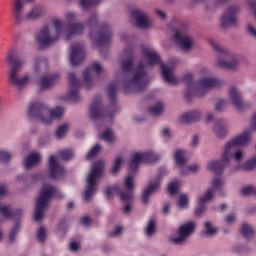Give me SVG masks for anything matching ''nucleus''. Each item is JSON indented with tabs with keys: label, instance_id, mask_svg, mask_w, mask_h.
I'll list each match as a JSON object with an SVG mask.
<instances>
[{
	"label": "nucleus",
	"instance_id": "1",
	"mask_svg": "<svg viewBox=\"0 0 256 256\" xmlns=\"http://www.w3.org/2000/svg\"><path fill=\"white\" fill-rule=\"evenodd\" d=\"M251 139V134L249 131L243 132L240 136L234 138L225 145L224 153L222 155V160L212 161L208 164L209 171L215 173L216 175H221L223 170L229 165V160L234 157L236 161H241L243 159V152L237 150L235 152V147H243L247 145V142Z\"/></svg>",
	"mask_w": 256,
	"mask_h": 256
},
{
	"label": "nucleus",
	"instance_id": "2",
	"mask_svg": "<svg viewBox=\"0 0 256 256\" xmlns=\"http://www.w3.org/2000/svg\"><path fill=\"white\" fill-rule=\"evenodd\" d=\"M20 55L21 54L19 53V50L12 48L8 51V54L6 56V62L8 63V65H10V83L18 89H23L24 87H27V85H29L31 77H29V75H25L22 78H19V72L21 71V69H23L25 63H27L25 58H20Z\"/></svg>",
	"mask_w": 256,
	"mask_h": 256
},
{
	"label": "nucleus",
	"instance_id": "3",
	"mask_svg": "<svg viewBox=\"0 0 256 256\" xmlns=\"http://www.w3.org/2000/svg\"><path fill=\"white\" fill-rule=\"evenodd\" d=\"M183 81L187 85V89L185 92V99L188 102H191V99H193L194 95L196 97H203L209 89H215L217 87H221V82L217 78H211L207 77L198 82L196 84L193 82V74H186L183 77Z\"/></svg>",
	"mask_w": 256,
	"mask_h": 256
},
{
	"label": "nucleus",
	"instance_id": "4",
	"mask_svg": "<svg viewBox=\"0 0 256 256\" xmlns=\"http://www.w3.org/2000/svg\"><path fill=\"white\" fill-rule=\"evenodd\" d=\"M27 115L29 119H38L44 125H51L53 119H61L65 115V108L57 106L49 109L43 103L35 102L30 105Z\"/></svg>",
	"mask_w": 256,
	"mask_h": 256
},
{
	"label": "nucleus",
	"instance_id": "5",
	"mask_svg": "<svg viewBox=\"0 0 256 256\" xmlns=\"http://www.w3.org/2000/svg\"><path fill=\"white\" fill-rule=\"evenodd\" d=\"M124 93L127 95L129 93H141L145 91L149 85V76L145 72V64L140 62L138 67L134 72V76L130 79H125L123 81Z\"/></svg>",
	"mask_w": 256,
	"mask_h": 256
},
{
	"label": "nucleus",
	"instance_id": "6",
	"mask_svg": "<svg viewBox=\"0 0 256 256\" xmlns=\"http://www.w3.org/2000/svg\"><path fill=\"white\" fill-rule=\"evenodd\" d=\"M141 51L148 65H160L162 77L166 83H169V85H177L179 83V80L173 76V70L161 62V56L155 50L142 46Z\"/></svg>",
	"mask_w": 256,
	"mask_h": 256
},
{
	"label": "nucleus",
	"instance_id": "7",
	"mask_svg": "<svg viewBox=\"0 0 256 256\" xmlns=\"http://www.w3.org/2000/svg\"><path fill=\"white\" fill-rule=\"evenodd\" d=\"M58 191L52 185L45 184L40 190L38 199L36 200V208L34 221H41L45 216V208L49 205V200L57 195Z\"/></svg>",
	"mask_w": 256,
	"mask_h": 256
},
{
	"label": "nucleus",
	"instance_id": "8",
	"mask_svg": "<svg viewBox=\"0 0 256 256\" xmlns=\"http://www.w3.org/2000/svg\"><path fill=\"white\" fill-rule=\"evenodd\" d=\"M53 23L56 29V36L49 35V26H44V28L36 36V41L40 46V49H45L46 47L53 45V43H57L63 34L65 24L59 19H54Z\"/></svg>",
	"mask_w": 256,
	"mask_h": 256
},
{
	"label": "nucleus",
	"instance_id": "9",
	"mask_svg": "<svg viewBox=\"0 0 256 256\" xmlns=\"http://www.w3.org/2000/svg\"><path fill=\"white\" fill-rule=\"evenodd\" d=\"M103 167V161H96L92 164L90 173L86 178L87 186L84 192L85 201L93 199V195H95L97 189V180L101 179V176L103 175Z\"/></svg>",
	"mask_w": 256,
	"mask_h": 256
},
{
	"label": "nucleus",
	"instance_id": "10",
	"mask_svg": "<svg viewBox=\"0 0 256 256\" xmlns=\"http://www.w3.org/2000/svg\"><path fill=\"white\" fill-rule=\"evenodd\" d=\"M210 45L218 53V67L221 69L233 70L237 69L239 62L237 61V56L233 55L229 50L219 47L215 40H210Z\"/></svg>",
	"mask_w": 256,
	"mask_h": 256
},
{
	"label": "nucleus",
	"instance_id": "11",
	"mask_svg": "<svg viewBox=\"0 0 256 256\" xmlns=\"http://www.w3.org/2000/svg\"><path fill=\"white\" fill-rule=\"evenodd\" d=\"M126 192H121L119 186L107 187L105 190V195L109 199L113 195H120L122 203H132L133 202V176H127L125 179Z\"/></svg>",
	"mask_w": 256,
	"mask_h": 256
},
{
	"label": "nucleus",
	"instance_id": "12",
	"mask_svg": "<svg viewBox=\"0 0 256 256\" xmlns=\"http://www.w3.org/2000/svg\"><path fill=\"white\" fill-rule=\"evenodd\" d=\"M159 155L153 152L135 153L130 160L129 169L130 171H139V165L141 163H156L159 161Z\"/></svg>",
	"mask_w": 256,
	"mask_h": 256
},
{
	"label": "nucleus",
	"instance_id": "13",
	"mask_svg": "<svg viewBox=\"0 0 256 256\" xmlns=\"http://www.w3.org/2000/svg\"><path fill=\"white\" fill-rule=\"evenodd\" d=\"M222 186L223 180H221V178H215L212 181V188L208 189L206 195L199 199L198 206L195 209L196 217H201V215H203V212L205 211V203H207V201H211V199H213L214 191L221 189Z\"/></svg>",
	"mask_w": 256,
	"mask_h": 256
},
{
	"label": "nucleus",
	"instance_id": "14",
	"mask_svg": "<svg viewBox=\"0 0 256 256\" xmlns=\"http://www.w3.org/2000/svg\"><path fill=\"white\" fill-rule=\"evenodd\" d=\"M237 15H239V6L237 4L229 6L221 17V26L235 27L239 23Z\"/></svg>",
	"mask_w": 256,
	"mask_h": 256
},
{
	"label": "nucleus",
	"instance_id": "15",
	"mask_svg": "<svg viewBox=\"0 0 256 256\" xmlns=\"http://www.w3.org/2000/svg\"><path fill=\"white\" fill-rule=\"evenodd\" d=\"M112 39L113 33L111 32V26L108 24H102L96 40V44L100 47V53H103V47H109V45H111Z\"/></svg>",
	"mask_w": 256,
	"mask_h": 256
},
{
	"label": "nucleus",
	"instance_id": "16",
	"mask_svg": "<svg viewBox=\"0 0 256 256\" xmlns=\"http://www.w3.org/2000/svg\"><path fill=\"white\" fill-rule=\"evenodd\" d=\"M164 175H167V168L162 167L159 169L157 181L154 183H149L147 188L143 191L142 203H144V205L149 203V197H151V193H155L157 189L161 187V177H164Z\"/></svg>",
	"mask_w": 256,
	"mask_h": 256
},
{
	"label": "nucleus",
	"instance_id": "17",
	"mask_svg": "<svg viewBox=\"0 0 256 256\" xmlns=\"http://www.w3.org/2000/svg\"><path fill=\"white\" fill-rule=\"evenodd\" d=\"M68 81L70 86L68 98L73 103H77V101L81 99V96L79 95V89H81V82L77 79V76L73 72L68 75Z\"/></svg>",
	"mask_w": 256,
	"mask_h": 256
},
{
	"label": "nucleus",
	"instance_id": "18",
	"mask_svg": "<svg viewBox=\"0 0 256 256\" xmlns=\"http://www.w3.org/2000/svg\"><path fill=\"white\" fill-rule=\"evenodd\" d=\"M195 231V224L193 222L186 223L179 227L178 237L172 238L174 245H182L187 241V237Z\"/></svg>",
	"mask_w": 256,
	"mask_h": 256
},
{
	"label": "nucleus",
	"instance_id": "19",
	"mask_svg": "<svg viewBox=\"0 0 256 256\" xmlns=\"http://www.w3.org/2000/svg\"><path fill=\"white\" fill-rule=\"evenodd\" d=\"M85 60V48L81 43H76L71 46L70 63L73 67L83 63Z\"/></svg>",
	"mask_w": 256,
	"mask_h": 256
},
{
	"label": "nucleus",
	"instance_id": "20",
	"mask_svg": "<svg viewBox=\"0 0 256 256\" xmlns=\"http://www.w3.org/2000/svg\"><path fill=\"white\" fill-rule=\"evenodd\" d=\"M104 117H113L111 113H105L101 107V97L97 96L90 106V118L91 119H103Z\"/></svg>",
	"mask_w": 256,
	"mask_h": 256
},
{
	"label": "nucleus",
	"instance_id": "21",
	"mask_svg": "<svg viewBox=\"0 0 256 256\" xmlns=\"http://www.w3.org/2000/svg\"><path fill=\"white\" fill-rule=\"evenodd\" d=\"M229 96L234 107L238 111H243V109H247V103L243 101V95L241 94V92H239V90L235 86H232L230 88Z\"/></svg>",
	"mask_w": 256,
	"mask_h": 256
},
{
	"label": "nucleus",
	"instance_id": "22",
	"mask_svg": "<svg viewBox=\"0 0 256 256\" xmlns=\"http://www.w3.org/2000/svg\"><path fill=\"white\" fill-rule=\"evenodd\" d=\"M25 11V0H14L13 4V15L14 23L16 25H21L25 21V16L23 15Z\"/></svg>",
	"mask_w": 256,
	"mask_h": 256
},
{
	"label": "nucleus",
	"instance_id": "23",
	"mask_svg": "<svg viewBox=\"0 0 256 256\" xmlns=\"http://www.w3.org/2000/svg\"><path fill=\"white\" fill-rule=\"evenodd\" d=\"M49 169L51 179H59V177H63V175H65V168L57 163L55 155H51L49 157Z\"/></svg>",
	"mask_w": 256,
	"mask_h": 256
},
{
	"label": "nucleus",
	"instance_id": "24",
	"mask_svg": "<svg viewBox=\"0 0 256 256\" xmlns=\"http://www.w3.org/2000/svg\"><path fill=\"white\" fill-rule=\"evenodd\" d=\"M124 55L127 58L121 61L122 73H129L133 71V61H135V55L133 54V47H128L124 50Z\"/></svg>",
	"mask_w": 256,
	"mask_h": 256
},
{
	"label": "nucleus",
	"instance_id": "25",
	"mask_svg": "<svg viewBox=\"0 0 256 256\" xmlns=\"http://www.w3.org/2000/svg\"><path fill=\"white\" fill-rule=\"evenodd\" d=\"M131 17L135 19L136 25L140 29H149V27H151V22H149V18H147V15H145V13H143L141 10L132 11Z\"/></svg>",
	"mask_w": 256,
	"mask_h": 256
},
{
	"label": "nucleus",
	"instance_id": "26",
	"mask_svg": "<svg viewBox=\"0 0 256 256\" xmlns=\"http://www.w3.org/2000/svg\"><path fill=\"white\" fill-rule=\"evenodd\" d=\"M174 41L183 49V51H189L193 47V39L187 35H183L179 32H176L173 36Z\"/></svg>",
	"mask_w": 256,
	"mask_h": 256
},
{
	"label": "nucleus",
	"instance_id": "27",
	"mask_svg": "<svg viewBox=\"0 0 256 256\" xmlns=\"http://www.w3.org/2000/svg\"><path fill=\"white\" fill-rule=\"evenodd\" d=\"M92 70L95 71V73L99 74L103 71V67L101 66V64L99 62H94L91 64L90 68H86L83 71V79L86 83L87 89H89L93 85V82L91 81V71Z\"/></svg>",
	"mask_w": 256,
	"mask_h": 256
},
{
	"label": "nucleus",
	"instance_id": "28",
	"mask_svg": "<svg viewBox=\"0 0 256 256\" xmlns=\"http://www.w3.org/2000/svg\"><path fill=\"white\" fill-rule=\"evenodd\" d=\"M0 215L4 219H19L23 215L22 210H12L8 205L0 204Z\"/></svg>",
	"mask_w": 256,
	"mask_h": 256
},
{
	"label": "nucleus",
	"instance_id": "29",
	"mask_svg": "<svg viewBox=\"0 0 256 256\" xmlns=\"http://www.w3.org/2000/svg\"><path fill=\"white\" fill-rule=\"evenodd\" d=\"M83 31H85V25L83 23L69 24L66 41H71V39H73V35H83Z\"/></svg>",
	"mask_w": 256,
	"mask_h": 256
},
{
	"label": "nucleus",
	"instance_id": "30",
	"mask_svg": "<svg viewBox=\"0 0 256 256\" xmlns=\"http://www.w3.org/2000/svg\"><path fill=\"white\" fill-rule=\"evenodd\" d=\"M59 81V74H52L49 76H44L40 79L39 85L41 89H49L52 85H55Z\"/></svg>",
	"mask_w": 256,
	"mask_h": 256
},
{
	"label": "nucleus",
	"instance_id": "31",
	"mask_svg": "<svg viewBox=\"0 0 256 256\" xmlns=\"http://www.w3.org/2000/svg\"><path fill=\"white\" fill-rule=\"evenodd\" d=\"M201 119V113L198 111L187 112L180 117V123H195Z\"/></svg>",
	"mask_w": 256,
	"mask_h": 256
},
{
	"label": "nucleus",
	"instance_id": "32",
	"mask_svg": "<svg viewBox=\"0 0 256 256\" xmlns=\"http://www.w3.org/2000/svg\"><path fill=\"white\" fill-rule=\"evenodd\" d=\"M41 161V154L39 153H31L29 154L25 161H24V167L25 169H31V167H35L37 163Z\"/></svg>",
	"mask_w": 256,
	"mask_h": 256
},
{
	"label": "nucleus",
	"instance_id": "33",
	"mask_svg": "<svg viewBox=\"0 0 256 256\" xmlns=\"http://www.w3.org/2000/svg\"><path fill=\"white\" fill-rule=\"evenodd\" d=\"M117 89H119V81H113L108 86V97L109 101L112 104H115L117 101Z\"/></svg>",
	"mask_w": 256,
	"mask_h": 256
},
{
	"label": "nucleus",
	"instance_id": "34",
	"mask_svg": "<svg viewBox=\"0 0 256 256\" xmlns=\"http://www.w3.org/2000/svg\"><path fill=\"white\" fill-rule=\"evenodd\" d=\"M48 65H49V62H48L47 58L42 57V56L35 58V60H34L35 73H39V71L41 69H47Z\"/></svg>",
	"mask_w": 256,
	"mask_h": 256
},
{
	"label": "nucleus",
	"instance_id": "35",
	"mask_svg": "<svg viewBox=\"0 0 256 256\" xmlns=\"http://www.w3.org/2000/svg\"><path fill=\"white\" fill-rule=\"evenodd\" d=\"M43 10L40 7L33 8L26 16H24L25 21H35L39 19V16L42 15Z\"/></svg>",
	"mask_w": 256,
	"mask_h": 256
},
{
	"label": "nucleus",
	"instance_id": "36",
	"mask_svg": "<svg viewBox=\"0 0 256 256\" xmlns=\"http://www.w3.org/2000/svg\"><path fill=\"white\" fill-rule=\"evenodd\" d=\"M185 155H187V152L184 150H177L174 154V159L176 162V165L183 166L185 163H187V159H185Z\"/></svg>",
	"mask_w": 256,
	"mask_h": 256
},
{
	"label": "nucleus",
	"instance_id": "37",
	"mask_svg": "<svg viewBox=\"0 0 256 256\" xmlns=\"http://www.w3.org/2000/svg\"><path fill=\"white\" fill-rule=\"evenodd\" d=\"M214 131L218 137H225L227 135V128L223 125V120L216 123Z\"/></svg>",
	"mask_w": 256,
	"mask_h": 256
},
{
	"label": "nucleus",
	"instance_id": "38",
	"mask_svg": "<svg viewBox=\"0 0 256 256\" xmlns=\"http://www.w3.org/2000/svg\"><path fill=\"white\" fill-rule=\"evenodd\" d=\"M254 233L255 232L253 231V228L251 226H249L248 224H242L241 234L243 235V237L245 239H251V237H253Z\"/></svg>",
	"mask_w": 256,
	"mask_h": 256
},
{
	"label": "nucleus",
	"instance_id": "39",
	"mask_svg": "<svg viewBox=\"0 0 256 256\" xmlns=\"http://www.w3.org/2000/svg\"><path fill=\"white\" fill-rule=\"evenodd\" d=\"M98 3H101V0H81L80 6L84 11H87V9H91V7H95V5H98Z\"/></svg>",
	"mask_w": 256,
	"mask_h": 256
},
{
	"label": "nucleus",
	"instance_id": "40",
	"mask_svg": "<svg viewBox=\"0 0 256 256\" xmlns=\"http://www.w3.org/2000/svg\"><path fill=\"white\" fill-rule=\"evenodd\" d=\"M101 138L103 141H106V143H113L115 141V134L111 129H107L102 133Z\"/></svg>",
	"mask_w": 256,
	"mask_h": 256
},
{
	"label": "nucleus",
	"instance_id": "41",
	"mask_svg": "<svg viewBox=\"0 0 256 256\" xmlns=\"http://www.w3.org/2000/svg\"><path fill=\"white\" fill-rule=\"evenodd\" d=\"M149 113L157 117L163 113V103L159 102L155 106L149 108Z\"/></svg>",
	"mask_w": 256,
	"mask_h": 256
},
{
	"label": "nucleus",
	"instance_id": "42",
	"mask_svg": "<svg viewBox=\"0 0 256 256\" xmlns=\"http://www.w3.org/2000/svg\"><path fill=\"white\" fill-rule=\"evenodd\" d=\"M69 130V124H62L56 130L57 139H63L65 137V133Z\"/></svg>",
	"mask_w": 256,
	"mask_h": 256
},
{
	"label": "nucleus",
	"instance_id": "43",
	"mask_svg": "<svg viewBox=\"0 0 256 256\" xmlns=\"http://www.w3.org/2000/svg\"><path fill=\"white\" fill-rule=\"evenodd\" d=\"M256 167V157L252 158L251 160L247 161L241 166L243 171H253Z\"/></svg>",
	"mask_w": 256,
	"mask_h": 256
},
{
	"label": "nucleus",
	"instance_id": "44",
	"mask_svg": "<svg viewBox=\"0 0 256 256\" xmlns=\"http://www.w3.org/2000/svg\"><path fill=\"white\" fill-rule=\"evenodd\" d=\"M20 229H21V223L17 222L9 234L10 243H13V241H15V237H17V233H19Z\"/></svg>",
	"mask_w": 256,
	"mask_h": 256
},
{
	"label": "nucleus",
	"instance_id": "45",
	"mask_svg": "<svg viewBox=\"0 0 256 256\" xmlns=\"http://www.w3.org/2000/svg\"><path fill=\"white\" fill-rule=\"evenodd\" d=\"M101 151V146L99 144H96L87 154L86 158L88 160L93 159L94 157H96V155L99 154V152Z\"/></svg>",
	"mask_w": 256,
	"mask_h": 256
},
{
	"label": "nucleus",
	"instance_id": "46",
	"mask_svg": "<svg viewBox=\"0 0 256 256\" xmlns=\"http://www.w3.org/2000/svg\"><path fill=\"white\" fill-rule=\"evenodd\" d=\"M123 164V158L118 157L114 161V166L111 169L112 175H116V173H119V169H121V165Z\"/></svg>",
	"mask_w": 256,
	"mask_h": 256
},
{
	"label": "nucleus",
	"instance_id": "47",
	"mask_svg": "<svg viewBox=\"0 0 256 256\" xmlns=\"http://www.w3.org/2000/svg\"><path fill=\"white\" fill-rule=\"evenodd\" d=\"M60 157L63 159V161H69V159H73V150H61L59 152Z\"/></svg>",
	"mask_w": 256,
	"mask_h": 256
},
{
	"label": "nucleus",
	"instance_id": "48",
	"mask_svg": "<svg viewBox=\"0 0 256 256\" xmlns=\"http://www.w3.org/2000/svg\"><path fill=\"white\" fill-rule=\"evenodd\" d=\"M47 238V230H45V227H40L37 232V240L40 243H45V239Z\"/></svg>",
	"mask_w": 256,
	"mask_h": 256
},
{
	"label": "nucleus",
	"instance_id": "49",
	"mask_svg": "<svg viewBox=\"0 0 256 256\" xmlns=\"http://www.w3.org/2000/svg\"><path fill=\"white\" fill-rule=\"evenodd\" d=\"M177 189H179V181L171 182L168 185V193L170 195H175L177 193Z\"/></svg>",
	"mask_w": 256,
	"mask_h": 256
},
{
	"label": "nucleus",
	"instance_id": "50",
	"mask_svg": "<svg viewBox=\"0 0 256 256\" xmlns=\"http://www.w3.org/2000/svg\"><path fill=\"white\" fill-rule=\"evenodd\" d=\"M155 233V221L152 219L149 221L147 227H146V235L148 237H151Z\"/></svg>",
	"mask_w": 256,
	"mask_h": 256
},
{
	"label": "nucleus",
	"instance_id": "51",
	"mask_svg": "<svg viewBox=\"0 0 256 256\" xmlns=\"http://www.w3.org/2000/svg\"><path fill=\"white\" fill-rule=\"evenodd\" d=\"M205 235H215L217 233V229L213 228L209 222L204 224Z\"/></svg>",
	"mask_w": 256,
	"mask_h": 256
},
{
	"label": "nucleus",
	"instance_id": "52",
	"mask_svg": "<svg viewBox=\"0 0 256 256\" xmlns=\"http://www.w3.org/2000/svg\"><path fill=\"white\" fill-rule=\"evenodd\" d=\"M88 24L90 25L91 29H95V27H99V21L97 14H93L89 20Z\"/></svg>",
	"mask_w": 256,
	"mask_h": 256
},
{
	"label": "nucleus",
	"instance_id": "53",
	"mask_svg": "<svg viewBox=\"0 0 256 256\" xmlns=\"http://www.w3.org/2000/svg\"><path fill=\"white\" fill-rule=\"evenodd\" d=\"M0 161L2 163H9L11 161V153L0 150Z\"/></svg>",
	"mask_w": 256,
	"mask_h": 256
},
{
	"label": "nucleus",
	"instance_id": "54",
	"mask_svg": "<svg viewBox=\"0 0 256 256\" xmlns=\"http://www.w3.org/2000/svg\"><path fill=\"white\" fill-rule=\"evenodd\" d=\"M189 203V199L187 198V195L183 194L178 199V207H181L184 209L187 207V204Z\"/></svg>",
	"mask_w": 256,
	"mask_h": 256
},
{
	"label": "nucleus",
	"instance_id": "55",
	"mask_svg": "<svg viewBox=\"0 0 256 256\" xmlns=\"http://www.w3.org/2000/svg\"><path fill=\"white\" fill-rule=\"evenodd\" d=\"M255 193V187L253 186H246L241 189V194L244 196L253 195Z\"/></svg>",
	"mask_w": 256,
	"mask_h": 256
},
{
	"label": "nucleus",
	"instance_id": "56",
	"mask_svg": "<svg viewBox=\"0 0 256 256\" xmlns=\"http://www.w3.org/2000/svg\"><path fill=\"white\" fill-rule=\"evenodd\" d=\"M226 104L227 102L225 100L218 101L215 106L216 111H222Z\"/></svg>",
	"mask_w": 256,
	"mask_h": 256
},
{
	"label": "nucleus",
	"instance_id": "57",
	"mask_svg": "<svg viewBox=\"0 0 256 256\" xmlns=\"http://www.w3.org/2000/svg\"><path fill=\"white\" fill-rule=\"evenodd\" d=\"M80 223L82 225H91V218L88 216H84V217L80 218Z\"/></svg>",
	"mask_w": 256,
	"mask_h": 256
},
{
	"label": "nucleus",
	"instance_id": "58",
	"mask_svg": "<svg viewBox=\"0 0 256 256\" xmlns=\"http://www.w3.org/2000/svg\"><path fill=\"white\" fill-rule=\"evenodd\" d=\"M123 231L121 226H116L114 232L110 233V237H117Z\"/></svg>",
	"mask_w": 256,
	"mask_h": 256
},
{
	"label": "nucleus",
	"instance_id": "59",
	"mask_svg": "<svg viewBox=\"0 0 256 256\" xmlns=\"http://www.w3.org/2000/svg\"><path fill=\"white\" fill-rule=\"evenodd\" d=\"M247 31H248V33H249L250 35H252L253 37L256 38V29H255V27H253V25L248 24V26H247Z\"/></svg>",
	"mask_w": 256,
	"mask_h": 256
},
{
	"label": "nucleus",
	"instance_id": "60",
	"mask_svg": "<svg viewBox=\"0 0 256 256\" xmlns=\"http://www.w3.org/2000/svg\"><path fill=\"white\" fill-rule=\"evenodd\" d=\"M76 17H77V14H75L73 12H68L66 14V19H67V21H69V23H71V21H73Z\"/></svg>",
	"mask_w": 256,
	"mask_h": 256
},
{
	"label": "nucleus",
	"instance_id": "61",
	"mask_svg": "<svg viewBox=\"0 0 256 256\" xmlns=\"http://www.w3.org/2000/svg\"><path fill=\"white\" fill-rule=\"evenodd\" d=\"M235 219H236L235 214H229L228 216H226L225 221L226 223H233Z\"/></svg>",
	"mask_w": 256,
	"mask_h": 256
},
{
	"label": "nucleus",
	"instance_id": "62",
	"mask_svg": "<svg viewBox=\"0 0 256 256\" xmlns=\"http://www.w3.org/2000/svg\"><path fill=\"white\" fill-rule=\"evenodd\" d=\"M188 171H191L192 173H197L199 171V165L197 164L190 165L188 167Z\"/></svg>",
	"mask_w": 256,
	"mask_h": 256
},
{
	"label": "nucleus",
	"instance_id": "63",
	"mask_svg": "<svg viewBox=\"0 0 256 256\" xmlns=\"http://www.w3.org/2000/svg\"><path fill=\"white\" fill-rule=\"evenodd\" d=\"M70 250L71 251H79V244H77L76 242H71L70 243Z\"/></svg>",
	"mask_w": 256,
	"mask_h": 256
},
{
	"label": "nucleus",
	"instance_id": "64",
	"mask_svg": "<svg viewBox=\"0 0 256 256\" xmlns=\"http://www.w3.org/2000/svg\"><path fill=\"white\" fill-rule=\"evenodd\" d=\"M162 136L163 137H171V131L169 130V128H164L162 130Z\"/></svg>",
	"mask_w": 256,
	"mask_h": 256
}]
</instances>
